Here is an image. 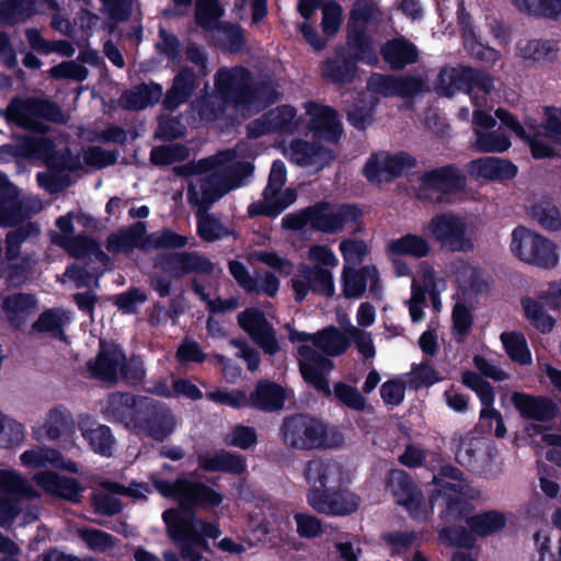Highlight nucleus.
Instances as JSON below:
<instances>
[{"instance_id": "ea45409f", "label": "nucleus", "mask_w": 561, "mask_h": 561, "mask_svg": "<svg viewBox=\"0 0 561 561\" xmlns=\"http://www.w3.org/2000/svg\"><path fill=\"white\" fill-rule=\"evenodd\" d=\"M147 231L146 224L136 221L125 229L107 236L105 248L112 253H126L138 247Z\"/></svg>"}, {"instance_id": "e2e57ef3", "label": "nucleus", "mask_w": 561, "mask_h": 561, "mask_svg": "<svg viewBox=\"0 0 561 561\" xmlns=\"http://www.w3.org/2000/svg\"><path fill=\"white\" fill-rule=\"evenodd\" d=\"M32 330L36 333H50L53 336L66 340L61 318L55 309L44 310L33 322Z\"/></svg>"}, {"instance_id": "f8f14e48", "label": "nucleus", "mask_w": 561, "mask_h": 561, "mask_svg": "<svg viewBox=\"0 0 561 561\" xmlns=\"http://www.w3.org/2000/svg\"><path fill=\"white\" fill-rule=\"evenodd\" d=\"M310 228L313 231L335 234L341 232L345 226L357 225L363 210L356 204H331L320 201L309 206Z\"/></svg>"}, {"instance_id": "a211bd4d", "label": "nucleus", "mask_w": 561, "mask_h": 561, "mask_svg": "<svg viewBox=\"0 0 561 561\" xmlns=\"http://www.w3.org/2000/svg\"><path fill=\"white\" fill-rule=\"evenodd\" d=\"M307 502L318 513L348 516L358 510L360 497L342 486L331 490L310 489Z\"/></svg>"}, {"instance_id": "c85d7f7f", "label": "nucleus", "mask_w": 561, "mask_h": 561, "mask_svg": "<svg viewBox=\"0 0 561 561\" xmlns=\"http://www.w3.org/2000/svg\"><path fill=\"white\" fill-rule=\"evenodd\" d=\"M289 149L290 161L299 167L317 165L321 170L336 158L333 149L301 138L291 140Z\"/></svg>"}, {"instance_id": "79ce46f5", "label": "nucleus", "mask_w": 561, "mask_h": 561, "mask_svg": "<svg viewBox=\"0 0 561 561\" xmlns=\"http://www.w3.org/2000/svg\"><path fill=\"white\" fill-rule=\"evenodd\" d=\"M389 255H404L415 259H422L430 254L431 247L425 238L415 233H407L400 238L391 240L387 248Z\"/></svg>"}, {"instance_id": "09e8293b", "label": "nucleus", "mask_w": 561, "mask_h": 561, "mask_svg": "<svg viewBox=\"0 0 561 561\" xmlns=\"http://www.w3.org/2000/svg\"><path fill=\"white\" fill-rule=\"evenodd\" d=\"M438 541L446 547L471 549L477 542L468 527L455 524H445L438 530Z\"/></svg>"}, {"instance_id": "cd10ccee", "label": "nucleus", "mask_w": 561, "mask_h": 561, "mask_svg": "<svg viewBox=\"0 0 561 561\" xmlns=\"http://www.w3.org/2000/svg\"><path fill=\"white\" fill-rule=\"evenodd\" d=\"M35 481L48 494L75 504L81 502L84 489L75 478L60 476L54 471H43L36 473Z\"/></svg>"}, {"instance_id": "7c9ffc66", "label": "nucleus", "mask_w": 561, "mask_h": 561, "mask_svg": "<svg viewBox=\"0 0 561 561\" xmlns=\"http://www.w3.org/2000/svg\"><path fill=\"white\" fill-rule=\"evenodd\" d=\"M198 467L206 472H224L240 476L247 471V458L226 449L197 457Z\"/></svg>"}, {"instance_id": "8fccbe9b", "label": "nucleus", "mask_w": 561, "mask_h": 561, "mask_svg": "<svg viewBox=\"0 0 561 561\" xmlns=\"http://www.w3.org/2000/svg\"><path fill=\"white\" fill-rule=\"evenodd\" d=\"M507 356L519 365L531 364V353L522 332H503L500 336Z\"/></svg>"}, {"instance_id": "9b49d317", "label": "nucleus", "mask_w": 561, "mask_h": 561, "mask_svg": "<svg viewBox=\"0 0 561 561\" xmlns=\"http://www.w3.org/2000/svg\"><path fill=\"white\" fill-rule=\"evenodd\" d=\"M511 251L520 261L543 268H553L559 260L552 241L522 226L512 232Z\"/></svg>"}, {"instance_id": "37998d69", "label": "nucleus", "mask_w": 561, "mask_h": 561, "mask_svg": "<svg viewBox=\"0 0 561 561\" xmlns=\"http://www.w3.org/2000/svg\"><path fill=\"white\" fill-rule=\"evenodd\" d=\"M20 202L15 187L8 176L0 172V225L11 227L19 220Z\"/></svg>"}, {"instance_id": "2eb2a0df", "label": "nucleus", "mask_w": 561, "mask_h": 561, "mask_svg": "<svg viewBox=\"0 0 561 561\" xmlns=\"http://www.w3.org/2000/svg\"><path fill=\"white\" fill-rule=\"evenodd\" d=\"M33 488L14 470L0 469V527L10 528L21 513L20 501L30 496Z\"/></svg>"}, {"instance_id": "393cba45", "label": "nucleus", "mask_w": 561, "mask_h": 561, "mask_svg": "<svg viewBox=\"0 0 561 561\" xmlns=\"http://www.w3.org/2000/svg\"><path fill=\"white\" fill-rule=\"evenodd\" d=\"M305 477L311 489H336L344 483V468L332 458L318 457L306 463Z\"/></svg>"}, {"instance_id": "6ab92c4d", "label": "nucleus", "mask_w": 561, "mask_h": 561, "mask_svg": "<svg viewBox=\"0 0 561 561\" xmlns=\"http://www.w3.org/2000/svg\"><path fill=\"white\" fill-rule=\"evenodd\" d=\"M388 484L396 503L404 507L411 518L420 522L428 518L423 493L409 473L399 469L391 471Z\"/></svg>"}, {"instance_id": "1a4fd4ad", "label": "nucleus", "mask_w": 561, "mask_h": 561, "mask_svg": "<svg viewBox=\"0 0 561 561\" xmlns=\"http://www.w3.org/2000/svg\"><path fill=\"white\" fill-rule=\"evenodd\" d=\"M424 233L447 252H471L473 241L467 233V225L454 213L434 215L423 228Z\"/></svg>"}, {"instance_id": "5fc2aeb1", "label": "nucleus", "mask_w": 561, "mask_h": 561, "mask_svg": "<svg viewBox=\"0 0 561 561\" xmlns=\"http://www.w3.org/2000/svg\"><path fill=\"white\" fill-rule=\"evenodd\" d=\"M196 218L197 234L205 242H215L231 233V231L211 214L198 211Z\"/></svg>"}, {"instance_id": "49530a36", "label": "nucleus", "mask_w": 561, "mask_h": 561, "mask_svg": "<svg viewBox=\"0 0 561 561\" xmlns=\"http://www.w3.org/2000/svg\"><path fill=\"white\" fill-rule=\"evenodd\" d=\"M35 13L33 0H1L0 23L13 26L25 22Z\"/></svg>"}, {"instance_id": "603ef678", "label": "nucleus", "mask_w": 561, "mask_h": 561, "mask_svg": "<svg viewBox=\"0 0 561 561\" xmlns=\"http://www.w3.org/2000/svg\"><path fill=\"white\" fill-rule=\"evenodd\" d=\"M188 244V238L180 234L170 228H163L161 231L152 232L147 236L144 249L176 251Z\"/></svg>"}, {"instance_id": "6e6d98bb", "label": "nucleus", "mask_w": 561, "mask_h": 561, "mask_svg": "<svg viewBox=\"0 0 561 561\" xmlns=\"http://www.w3.org/2000/svg\"><path fill=\"white\" fill-rule=\"evenodd\" d=\"M82 436L88 440L91 449L103 457L113 455L115 438L112 430L107 425H99L95 428H88L82 432Z\"/></svg>"}, {"instance_id": "a878e982", "label": "nucleus", "mask_w": 561, "mask_h": 561, "mask_svg": "<svg viewBox=\"0 0 561 561\" xmlns=\"http://www.w3.org/2000/svg\"><path fill=\"white\" fill-rule=\"evenodd\" d=\"M54 242L73 259L85 260L93 256L105 270L113 265L111 257L102 250L100 242L84 233L59 236L58 239H54Z\"/></svg>"}, {"instance_id": "69168bd1", "label": "nucleus", "mask_w": 561, "mask_h": 561, "mask_svg": "<svg viewBox=\"0 0 561 561\" xmlns=\"http://www.w3.org/2000/svg\"><path fill=\"white\" fill-rule=\"evenodd\" d=\"M343 21V9L336 1L322 5L321 28L327 37H333L340 31Z\"/></svg>"}, {"instance_id": "f704fd0d", "label": "nucleus", "mask_w": 561, "mask_h": 561, "mask_svg": "<svg viewBox=\"0 0 561 561\" xmlns=\"http://www.w3.org/2000/svg\"><path fill=\"white\" fill-rule=\"evenodd\" d=\"M197 76L193 68L183 67L174 76L172 85L167 91L163 106L168 111H174L181 104L186 103L196 89Z\"/></svg>"}, {"instance_id": "c756f323", "label": "nucleus", "mask_w": 561, "mask_h": 561, "mask_svg": "<svg viewBox=\"0 0 561 561\" xmlns=\"http://www.w3.org/2000/svg\"><path fill=\"white\" fill-rule=\"evenodd\" d=\"M468 172L474 178L504 182L513 180L518 173V168L511 160L488 156L470 161Z\"/></svg>"}, {"instance_id": "c9c22d12", "label": "nucleus", "mask_w": 561, "mask_h": 561, "mask_svg": "<svg viewBox=\"0 0 561 561\" xmlns=\"http://www.w3.org/2000/svg\"><path fill=\"white\" fill-rule=\"evenodd\" d=\"M286 400L282 386L270 380L257 381L255 389L250 392L249 402L254 409L265 412H274L283 409Z\"/></svg>"}, {"instance_id": "c03bdc74", "label": "nucleus", "mask_w": 561, "mask_h": 561, "mask_svg": "<svg viewBox=\"0 0 561 561\" xmlns=\"http://www.w3.org/2000/svg\"><path fill=\"white\" fill-rule=\"evenodd\" d=\"M370 271V264L358 268L344 265L341 275V285L343 296L347 299L360 298L367 289V275Z\"/></svg>"}, {"instance_id": "20e7f679", "label": "nucleus", "mask_w": 561, "mask_h": 561, "mask_svg": "<svg viewBox=\"0 0 561 561\" xmlns=\"http://www.w3.org/2000/svg\"><path fill=\"white\" fill-rule=\"evenodd\" d=\"M162 519L167 527V533L171 541L180 549L181 557L185 561H202L199 548L207 546V538L217 536L216 526L207 522L195 519L194 508L183 513L181 511L169 508L162 513Z\"/></svg>"}, {"instance_id": "4d7b16f0", "label": "nucleus", "mask_w": 561, "mask_h": 561, "mask_svg": "<svg viewBox=\"0 0 561 561\" xmlns=\"http://www.w3.org/2000/svg\"><path fill=\"white\" fill-rule=\"evenodd\" d=\"M476 141L473 149L482 153H502L507 151L511 146V139L507 135L496 134L495 131L474 130Z\"/></svg>"}, {"instance_id": "ddd939ff", "label": "nucleus", "mask_w": 561, "mask_h": 561, "mask_svg": "<svg viewBox=\"0 0 561 561\" xmlns=\"http://www.w3.org/2000/svg\"><path fill=\"white\" fill-rule=\"evenodd\" d=\"M153 265L173 279H182L191 274L209 275L215 270L214 263L197 251L160 252Z\"/></svg>"}, {"instance_id": "0e129e2a", "label": "nucleus", "mask_w": 561, "mask_h": 561, "mask_svg": "<svg viewBox=\"0 0 561 561\" xmlns=\"http://www.w3.org/2000/svg\"><path fill=\"white\" fill-rule=\"evenodd\" d=\"M24 440V426L0 413V448L10 449Z\"/></svg>"}, {"instance_id": "423d86ee", "label": "nucleus", "mask_w": 561, "mask_h": 561, "mask_svg": "<svg viewBox=\"0 0 561 561\" xmlns=\"http://www.w3.org/2000/svg\"><path fill=\"white\" fill-rule=\"evenodd\" d=\"M7 121L25 130L45 134L49 130L41 119L54 124H65L67 116L54 101L45 98H14L5 111Z\"/></svg>"}, {"instance_id": "e433bc0d", "label": "nucleus", "mask_w": 561, "mask_h": 561, "mask_svg": "<svg viewBox=\"0 0 561 561\" xmlns=\"http://www.w3.org/2000/svg\"><path fill=\"white\" fill-rule=\"evenodd\" d=\"M145 426L139 434H144L157 442H163L175 430V417L172 410L165 403L158 402L150 417L145 421Z\"/></svg>"}, {"instance_id": "774afa93", "label": "nucleus", "mask_w": 561, "mask_h": 561, "mask_svg": "<svg viewBox=\"0 0 561 561\" xmlns=\"http://www.w3.org/2000/svg\"><path fill=\"white\" fill-rule=\"evenodd\" d=\"M148 300V295L138 287H130L115 296L114 305L125 314L138 313V306Z\"/></svg>"}, {"instance_id": "bf43d9fd", "label": "nucleus", "mask_w": 561, "mask_h": 561, "mask_svg": "<svg viewBox=\"0 0 561 561\" xmlns=\"http://www.w3.org/2000/svg\"><path fill=\"white\" fill-rule=\"evenodd\" d=\"M461 381L466 387L477 393L481 405H492L494 403L495 393L493 387L477 371H463L461 375Z\"/></svg>"}, {"instance_id": "a19ab883", "label": "nucleus", "mask_w": 561, "mask_h": 561, "mask_svg": "<svg viewBox=\"0 0 561 561\" xmlns=\"http://www.w3.org/2000/svg\"><path fill=\"white\" fill-rule=\"evenodd\" d=\"M506 523L507 518L504 513L497 510H489L479 514H472L467 519V527L474 537L485 538L501 531L506 526Z\"/></svg>"}, {"instance_id": "338daca9", "label": "nucleus", "mask_w": 561, "mask_h": 561, "mask_svg": "<svg viewBox=\"0 0 561 561\" xmlns=\"http://www.w3.org/2000/svg\"><path fill=\"white\" fill-rule=\"evenodd\" d=\"M453 334L456 337V341L461 343L465 341L466 336L469 334L472 324H473V316L471 310L463 304H456L453 312Z\"/></svg>"}, {"instance_id": "58836bf2", "label": "nucleus", "mask_w": 561, "mask_h": 561, "mask_svg": "<svg viewBox=\"0 0 561 561\" xmlns=\"http://www.w3.org/2000/svg\"><path fill=\"white\" fill-rule=\"evenodd\" d=\"M162 87L158 83H141L135 90H126L121 95V105L127 111H140L159 102Z\"/></svg>"}, {"instance_id": "de8ad7c7", "label": "nucleus", "mask_w": 561, "mask_h": 561, "mask_svg": "<svg viewBox=\"0 0 561 561\" xmlns=\"http://www.w3.org/2000/svg\"><path fill=\"white\" fill-rule=\"evenodd\" d=\"M519 56L523 59L536 62H552L557 58L558 45L549 39H530L518 45Z\"/></svg>"}, {"instance_id": "0eeeda50", "label": "nucleus", "mask_w": 561, "mask_h": 561, "mask_svg": "<svg viewBox=\"0 0 561 561\" xmlns=\"http://www.w3.org/2000/svg\"><path fill=\"white\" fill-rule=\"evenodd\" d=\"M152 484L162 496L175 500L184 512L196 507H218L224 500L222 494L211 486L184 477H178L175 481L159 478Z\"/></svg>"}, {"instance_id": "72a5a7b5", "label": "nucleus", "mask_w": 561, "mask_h": 561, "mask_svg": "<svg viewBox=\"0 0 561 561\" xmlns=\"http://www.w3.org/2000/svg\"><path fill=\"white\" fill-rule=\"evenodd\" d=\"M201 198L193 185L188 186L187 199L191 204L198 205L206 211L215 202L230 192V187L224 176L210 174L199 180Z\"/></svg>"}, {"instance_id": "4468645a", "label": "nucleus", "mask_w": 561, "mask_h": 561, "mask_svg": "<svg viewBox=\"0 0 561 561\" xmlns=\"http://www.w3.org/2000/svg\"><path fill=\"white\" fill-rule=\"evenodd\" d=\"M493 88L492 77L472 67L440 71L436 82L437 93L447 98L454 96L457 92L471 93L476 89L489 93Z\"/></svg>"}, {"instance_id": "2f4dec72", "label": "nucleus", "mask_w": 561, "mask_h": 561, "mask_svg": "<svg viewBox=\"0 0 561 561\" xmlns=\"http://www.w3.org/2000/svg\"><path fill=\"white\" fill-rule=\"evenodd\" d=\"M380 55L394 71L403 70L419 59L417 47L403 36L386 41L380 47Z\"/></svg>"}, {"instance_id": "dca6fc26", "label": "nucleus", "mask_w": 561, "mask_h": 561, "mask_svg": "<svg viewBox=\"0 0 561 561\" xmlns=\"http://www.w3.org/2000/svg\"><path fill=\"white\" fill-rule=\"evenodd\" d=\"M290 283L294 299L298 304L307 298L309 291L325 298H331L335 294L332 273L319 264H299L297 275L290 279Z\"/></svg>"}, {"instance_id": "4c0bfd02", "label": "nucleus", "mask_w": 561, "mask_h": 561, "mask_svg": "<svg viewBox=\"0 0 561 561\" xmlns=\"http://www.w3.org/2000/svg\"><path fill=\"white\" fill-rule=\"evenodd\" d=\"M137 398L138 396L129 392L111 393L103 409L104 417L108 422L122 424L128 428Z\"/></svg>"}, {"instance_id": "412c9836", "label": "nucleus", "mask_w": 561, "mask_h": 561, "mask_svg": "<svg viewBox=\"0 0 561 561\" xmlns=\"http://www.w3.org/2000/svg\"><path fill=\"white\" fill-rule=\"evenodd\" d=\"M238 324L247 332L265 354L275 355L279 351L275 330L264 312L257 308H247L238 314Z\"/></svg>"}, {"instance_id": "7ed1b4c3", "label": "nucleus", "mask_w": 561, "mask_h": 561, "mask_svg": "<svg viewBox=\"0 0 561 561\" xmlns=\"http://www.w3.org/2000/svg\"><path fill=\"white\" fill-rule=\"evenodd\" d=\"M279 437L285 445L302 451L337 448L344 443V436L336 427L309 413L285 416Z\"/></svg>"}, {"instance_id": "864d4df0", "label": "nucleus", "mask_w": 561, "mask_h": 561, "mask_svg": "<svg viewBox=\"0 0 561 561\" xmlns=\"http://www.w3.org/2000/svg\"><path fill=\"white\" fill-rule=\"evenodd\" d=\"M456 443V461L470 471L479 468L478 451L480 442L469 433L454 438Z\"/></svg>"}, {"instance_id": "3c124183", "label": "nucleus", "mask_w": 561, "mask_h": 561, "mask_svg": "<svg viewBox=\"0 0 561 561\" xmlns=\"http://www.w3.org/2000/svg\"><path fill=\"white\" fill-rule=\"evenodd\" d=\"M529 214L547 231L556 232L561 229V213L550 199H540L535 203Z\"/></svg>"}, {"instance_id": "13d9d810", "label": "nucleus", "mask_w": 561, "mask_h": 561, "mask_svg": "<svg viewBox=\"0 0 561 561\" xmlns=\"http://www.w3.org/2000/svg\"><path fill=\"white\" fill-rule=\"evenodd\" d=\"M297 110L289 104L279 105L265 113L271 122L274 133H293L297 124L295 122Z\"/></svg>"}, {"instance_id": "680f3d73", "label": "nucleus", "mask_w": 561, "mask_h": 561, "mask_svg": "<svg viewBox=\"0 0 561 561\" xmlns=\"http://www.w3.org/2000/svg\"><path fill=\"white\" fill-rule=\"evenodd\" d=\"M70 426V413L62 407L53 408L45 422L46 436L57 440Z\"/></svg>"}, {"instance_id": "f03ea898", "label": "nucleus", "mask_w": 561, "mask_h": 561, "mask_svg": "<svg viewBox=\"0 0 561 561\" xmlns=\"http://www.w3.org/2000/svg\"><path fill=\"white\" fill-rule=\"evenodd\" d=\"M314 346L320 348L324 355L307 344L298 346L299 371L307 383L323 393L324 397H330L332 390L327 374L333 369L334 364L327 356L343 355L350 347V340L336 327L329 325L316 334Z\"/></svg>"}, {"instance_id": "aec40b11", "label": "nucleus", "mask_w": 561, "mask_h": 561, "mask_svg": "<svg viewBox=\"0 0 561 561\" xmlns=\"http://www.w3.org/2000/svg\"><path fill=\"white\" fill-rule=\"evenodd\" d=\"M378 13V8L371 0L354 2L346 25V41L350 48L374 49L368 25L376 20Z\"/></svg>"}, {"instance_id": "f3484780", "label": "nucleus", "mask_w": 561, "mask_h": 561, "mask_svg": "<svg viewBox=\"0 0 561 561\" xmlns=\"http://www.w3.org/2000/svg\"><path fill=\"white\" fill-rule=\"evenodd\" d=\"M25 149L30 156L42 160L49 171L66 173L82 169L79 156L73 154L69 147L58 150L55 141L48 137L27 139Z\"/></svg>"}, {"instance_id": "052dcab7", "label": "nucleus", "mask_w": 561, "mask_h": 561, "mask_svg": "<svg viewBox=\"0 0 561 561\" xmlns=\"http://www.w3.org/2000/svg\"><path fill=\"white\" fill-rule=\"evenodd\" d=\"M78 537L87 545L89 550L95 552H105L115 546V538L111 534L96 528H79Z\"/></svg>"}, {"instance_id": "6e6552de", "label": "nucleus", "mask_w": 561, "mask_h": 561, "mask_svg": "<svg viewBox=\"0 0 561 561\" xmlns=\"http://www.w3.org/2000/svg\"><path fill=\"white\" fill-rule=\"evenodd\" d=\"M419 197L447 203L451 196L463 193L468 186L465 172L455 163H447L424 171L419 176Z\"/></svg>"}, {"instance_id": "473e14b6", "label": "nucleus", "mask_w": 561, "mask_h": 561, "mask_svg": "<svg viewBox=\"0 0 561 561\" xmlns=\"http://www.w3.org/2000/svg\"><path fill=\"white\" fill-rule=\"evenodd\" d=\"M21 463L26 468L37 469L50 466L55 469L64 470L70 473L79 471L78 463L55 448L27 449L20 456Z\"/></svg>"}, {"instance_id": "b1692460", "label": "nucleus", "mask_w": 561, "mask_h": 561, "mask_svg": "<svg viewBox=\"0 0 561 561\" xmlns=\"http://www.w3.org/2000/svg\"><path fill=\"white\" fill-rule=\"evenodd\" d=\"M307 113L310 116L307 127L316 139H322L332 145L340 141L344 130L334 107L310 102Z\"/></svg>"}, {"instance_id": "9d476101", "label": "nucleus", "mask_w": 561, "mask_h": 561, "mask_svg": "<svg viewBox=\"0 0 561 561\" xmlns=\"http://www.w3.org/2000/svg\"><path fill=\"white\" fill-rule=\"evenodd\" d=\"M353 53H346L343 47L335 49V56L327 58L320 64L322 79L335 85L352 84L357 77V62L363 61L369 66H376L378 56L375 49L351 48Z\"/></svg>"}, {"instance_id": "f257e3e1", "label": "nucleus", "mask_w": 561, "mask_h": 561, "mask_svg": "<svg viewBox=\"0 0 561 561\" xmlns=\"http://www.w3.org/2000/svg\"><path fill=\"white\" fill-rule=\"evenodd\" d=\"M215 87L225 102L254 113L266 110L282 99L273 81H254L245 67L218 70Z\"/></svg>"}, {"instance_id": "bb28decb", "label": "nucleus", "mask_w": 561, "mask_h": 561, "mask_svg": "<svg viewBox=\"0 0 561 561\" xmlns=\"http://www.w3.org/2000/svg\"><path fill=\"white\" fill-rule=\"evenodd\" d=\"M512 403L520 416L537 422H549L559 413L558 404L545 396H534L526 392H514Z\"/></svg>"}, {"instance_id": "39448f33", "label": "nucleus", "mask_w": 561, "mask_h": 561, "mask_svg": "<svg viewBox=\"0 0 561 561\" xmlns=\"http://www.w3.org/2000/svg\"><path fill=\"white\" fill-rule=\"evenodd\" d=\"M436 485L428 496V505L433 513L434 507H440L438 517L444 524L465 522L471 517L474 505L473 500L480 497V491L462 485L461 483L447 482L435 478Z\"/></svg>"}, {"instance_id": "a18cd8bd", "label": "nucleus", "mask_w": 561, "mask_h": 561, "mask_svg": "<svg viewBox=\"0 0 561 561\" xmlns=\"http://www.w3.org/2000/svg\"><path fill=\"white\" fill-rule=\"evenodd\" d=\"M1 308L12 325H20L24 320L21 313L37 309V299L31 293H15L2 299Z\"/></svg>"}, {"instance_id": "5701e85b", "label": "nucleus", "mask_w": 561, "mask_h": 561, "mask_svg": "<svg viewBox=\"0 0 561 561\" xmlns=\"http://www.w3.org/2000/svg\"><path fill=\"white\" fill-rule=\"evenodd\" d=\"M124 362L125 352L119 344L100 340L98 354L87 363V368L98 380L116 382Z\"/></svg>"}, {"instance_id": "4be33fe9", "label": "nucleus", "mask_w": 561, "mask_h": 561, "mask_svg": "<svg viewBox=\"0 0 561 561\" xmlns=\"http://www.w3.org/2000/svg\"><path fill=\"white\" fill-rule=\"evenodd\" d=\"M417 160L407 151H398L392 154H386L380 161L376 153H373L366 161L363 174L370 183H380L381 173H387L388 181L402 176L403 172L414 169Z\"/></svg>"}]
</instances>
